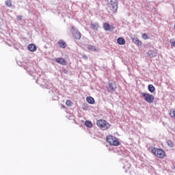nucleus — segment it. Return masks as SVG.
I'll return each instance as SVG.
<instances>
[{
    "label": "nucleus",
    "mask_w": 175,
    "mask_h": 175,
    "mask_svg": "<svg viewBox=\"0 0 175 175\" xmlns=\"http://www.w3.org/2000/svg\"><path fill=\"white\" fill-rule=\"evenodd\" d=\"M108 2V12L111 14L117 13L118 10V1L117 0H107Z\"/></svg>",
    "instance_id": "obj_1"
},
{
    "label": "nucleus",
    "mask_w": 175,
    "mask_h": 175,
    "mask_svg": "<svg viewBox=\"0 0 175 175\" xmlns=\"http://www.w3.org/2000/svg\"><path fill=\"white\" fill-rule=\"evenodd\" d=\"M96 125L100 131H107V129H110V126H111V124H110L109 122L103 119L98 120L96 121Z\"/></svg>",
    "instance_id": "obj_2"
},
{
    "label": "nucleus",
    "mask_w": 175,
    "mask_h": 175,
    "mask_svg": "<svg viewBox=\"0 0 175 175\" xmlns=\"http://www.w3.org/2000/svg\"><path fill=\"white\" fill-rule=\"evenodd\" d=\"M150 152L154 155V157H157V158H159L160 159H163L165 157H166V152L161 149V148H151Z\"/></svg>",
    "instance_id": "obj_3"
},
{
    "label": "nucleus",
    "mask_w": 175,
    "mask_h": 175,
    "mask_svg": "<svg viewBox=\"0 0 175 175\" xmlns=\"http://www.w3.org/2000/svg\"><path fill=\"white\" fill-rule=\"evenodd\" d=\"M107 142L111 146H120V142L117 137L113 135H109L107 137Z\"/></svg>",
    "instance_id": "obj_4"
},
{
    "label": "nucleus",
    "mask_w": 175,
    "mask_h": 175,
    "mask_svg": "<svg viewBox=\"0 0 175 175\" xmlns=\"http://www.w3.org/2000/svg\"><path fill=\"white\" fill-rule=\"evenodd\" d=\"M142 96L147 103H152L155 99L154 95L148 93H142Z\"/></svg>",
    "instance_id": "obj_5"
},
{
    "label": "nucleus",
    "mask_w": 175,
    "mask_h": 175,
    "mask_svg": "<svg viewBox=\"0 0 175 175\" xmlns=\"http://www.w3.org/2000/svg\"><path fill=\"white\" fill-rule=\"evenodd\" d=\"M55 62L57 64L62 65L63 66H66V65H68V62H66V60H65V59H64L62 57L56 58Z\"/></svg>",
    "instance_id": "obj_6"
},
{
    "label": "nucleus",
    "mask_w": 175,
    "mask_h": 175,
    "mask_svg": "<svg viewBox=\"0 0 175 175\" xmlns=\"http://www.w3.org/2000/svg\"><path fill=\"white\" fill-rule=\"evenodd\" d=\"M72 36L75 39H80L81 38V33L78 30H75V27H72Z\"/></svg>",
    "instance_id": "obj_7"
},
{
    "label": "nucleus",
    "mask_w": 175,
    "mask_h": 175,
    "mask_svg": "<svg viewBox=\"0 0 175 175\" xmlns=\"http://www.w3.org/2000/svg\"><path fill=\"white\" fill-rule=\"evenodd\" d=\"M108 88L109 92H114L117 88V85H116V83H109L108 84Z\"/></svg>",
    "instance_id": "obj_8"
},
{
    "label": "nucleus",
    "mask_w": 175,
    "mask_h": 175,
    "mask_svg": "<svg viewBox=\"0 0 175 175\" xmlns=\"http://www.w3.org/2000/svg\"><path fill=\"white\" fill-rule=\"evenodd\" d=\"M158 54V52L157 50H150L148 52V55L150 57V58H154V57H157V55Z\"/></svg>",
    "instance_id": "obj_9"
},
{
    "label": "nucleus",
    "mask_w": 175,
    "mask_h": 175,
    "mask_svg": "<svg viewBox=\"0 0 175 175\" xmlns=\"http://www.w3.org/2000/svg\"><path fill=\"white\" fill-rule=\"evenodd\" d=\"M27 49L29 51H31V53H35L38 48L36 47V45L30 44L28 45Z\"/></svg>",
    "instance_id": "obj_10"
},
{
    "label": "nucleus",
    "mask_w": 175,
    "mask_h": 175,
    "mask_svg": "<svg viewBox=\"0 0 175 175\" xmlns=\"http://www.w3.org/2000/svg\"><path fill=\"white\" fill-rule=\"evenodd\" d=\"M57 44L61 49H66V42L63 40H59L57 42Z\"/></svg>",
    "instance_id": "obj_11"
},
{
    "label": "nucleus",
    "mask_w": 175,
    "mask_h": 175,
    "mask_svg": "<svg viewBox=\"0 0 175 175\" xmlns=\"http://www.w3.org/2000/svg\"><path fill=\"white\" fill-rule=\"evenodd\" d=\"M133 43H135V44H137V46H142V41L139 40V38H137V37L133 38Z\"/></svg>",
    "instance_id": "obj_12"
},
{
    "label": "nucleus",
    "mask_w": 175,
    "mask_h": 175,
    "mask_svg": "<svg viewBox=\"0 0 175 175\" xmlns=\"http://www.w3.org/2000/svg\"><path fill=\"white\" fill-rule=\"evenodd\" d=\"M90 27L93 31H98V28H99V25L98 23H91Z\"/></svg>",
    "instance_id": "obj_13"
},
{
    "label": "nucleus",
    "mask_w": 175,
    "mask_h": 175,
    "mask_svg": "<svg viewBox=\"0 0 175 175\" xmlns=\"http://www.w3.org/2000/svg\"><path fill=\"white\" fill-rule=\"evenodd\" d=\"M117 42L118 43V44H120V45H124L125 44V43H126V42L125 41V39L121 37L118 38Z\"/></svg>",
    "instance_id": "obj_14"
},
{
    "label": "nucleus",
    "mask_w": 175,
    "mask_h": 175,
    "mask_svg": "<svg viewBox=\"0 0 175 175\" xmlns=\"http://www.w3.org/2000/svg\"><path fill=\"white\" fill-rule=\"evenodd\" d=\"M86 100L88 103H90V105H94V103H95V99L91 96L87 97Z\"/></svg>",
    "instance_id": "obj_15"
},
{
    "label": "nucleus",
    "mask_w": 175,
    "mask_h": 175,
    "mask_svg": "<svg viewBox=\"0 0 175 175\" xmlns=\"http://www.w3.org/2000/svg\"><path fill=\"white\" fill-rule=\"evenodd\" d=\"M103 29H105V31H110V24H109L108 23H104L103 25Z\"/></svg>",
    "instance_id": "obj_16"
},
{
    "label": "nucleus",
    "mask_w": 175,
    "mask_h": 175,
    "mask_svg": "<svg viewBox=\"0 0 175 175\" xmlns=\"http://www.w3.org/2000/svg\"><path fill=\"white\" fill-rule=\"evenodd\" d=\"M85 125L88 128H92V126H94V125L92 124V122L90 120H86L85 122Z\"/></svg>",
    "instance_id": "obj_17"
},
{
    "label": "nucleus",
    "mask_w": 175,
    "mask_h": 175,
    "mask_svg": "<svg viewBox=\"0 0 175 175\" xmlns=\"http://www.w3.org/2000/svg\"><path fill=\"white\" fill-rule=\"evenodd\" d=\"M148 90L150 92H154L155 91V87L153 85H148Z\"/></svg>",
    "instance_id": "obj_18"
},
{
    "label": "nucleus",
    "mask_w": 175,
    "mask_h": 175,
    "mask_svg": "<svg viewBox=\"0 0 175 175\" xmlns=\"http://www.w3.org/2000/svg\"><path fill=\"white\" fill-rule=\"evenodd\" d=\"M88 49H89L90 51H96V47L93 45H89L88 46Z\"/></svg>",
    "instance_id": "obj_19"
},
{
    "label": "nucleus",
    "mask_w": 175,
    "mask_h": 175,
    "mask_svg": "<svg viewBox=\"0 0 175 175\" xmlns=\"http://www.w3.org/2000/svg\"><path fill=\"white\" fill-rule=\"evenodd\" d=\"M167 144L169 147H171V148L174 147V143H173L172 140L167 141Z\"/></svg>",
    "instance_id": "obj_20"
},
{
    "label": "nucleus",
    "mask_w": 175,
    "mask_h": 175,
    "mask_svg": "<svg viewBox=\"0 0 175 175\" xmlns=\"http://www.w3.org/2000/svg\"><path fill=\"white\" fill-rule=\"evenodd\" d=\"M5 5L8 8H11V6L12 5V0L5 1Z\"/></svg>",
    "instance_id": "obj_21"
},
{
    "label": "nucleus",
    "mask_w": 175,
    "mask_h": 175,
    "mask_svg": "<svg viewBox=\"0 0 175 175\" xmlns=\"http://www.w3.org/2000/svg\"><path fill=\"white\" fill-rule=\"evenodd\" d=\"M142 39H144V40H147V39H150V37L148 36V35L146 33H142Z\"/></svg>",
    "instance_id": "obj_22"
},
{
    "label": "nucleus",
    "mask_w": 175,
    "mask_h": 175,
    "mask_svg": "<svg viewBox=\"0 0 175 175\" xmlns=\"http://www.w3.org/2000/svg\"><path fill=\"white\" fill-rule=\"evenodd\" d=\"M66 105L68 107H70V106H72V105H73V103L70 100H67L66 102Z\"/></svg>",
    "instance_id": "obj_23"
},
{
    "label": "nucleus",
    "mask_w": 175,
    "mask_h": 175,
    "mask_svg": "<svg viewBox=\"0 0 175 175\" xmlns=\"http://www.w3.org/2000/svg\"><path fill=\"white\" fill-rule=\"evenodd\" d=\"M170 44L172 47H175V41H170Z\"/></svg>",
    "instance_id": "obj_24"
},
{
    "label": "nucleus",
    "mask_w": 175,
    "mask_h": 175,
    "mask_svg": "<svg viewBox=\"0 0 175 175\" xmlns=\"http://www.w3.org/2000/svg\"><path fill=\"white\" fill-rule=\"evenodd\" d=\"M83 58H86V59H87L88 57H87V56H83Z\"/></svg>",
    "instance_id": "obj_25"
}]
</instances>
